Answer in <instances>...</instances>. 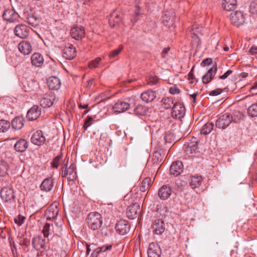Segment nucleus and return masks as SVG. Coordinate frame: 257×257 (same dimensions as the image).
<instances>
[{
  "mask_svg": "<svg viewBox=\"0 0 257 257\" xmlns=\"http://www.w3.org/2000/svg\"><path fill=\"white\" fill-rule=\"evenodd\" d=\"M194 66H193L190 72L188 74V79H193L194 78V74H193V69H194Z\"/></svg>",
  "mask_w": 257,
  "mask_h": 257,
  "instance_id": "nucleus-63",
  "label": "nucleus"
},
{
  "mask_svg": "<svg viewBox=\"0 0 257 257\" xmlns=\"http://www.w3.org/2000/svg\"><path fill=\"white\" fill-rule=\"evenodd\" d=\"M68 161L64 164L62 168V177L67 178L68 181H75L77 178V172L75 170V165L72 164L68 167Z\"/></svg>",
  "mask_w": 257,
  "mask_h": 257,
  "instance_id": "nucleus-2",
  "label": "nucleus"
},
{
  "mask_svg": "<svg viewBox=\"0 0 257 257\" xmlns=\"http://www.w3.org/2000/svg\"><path fill=\"white\" fill-rule=\"evenodd\" d=\"M222 8L227 11L233 10L237 5L236 0H223Z\"/></svg>",
  "mask_w": 257,
  "mask_h": 257,
  "instance_id": "nucleus-34",
  "label": "nucleus"
},
{
  "mask_svg": "<svg viewBox=\"0 0 257 257\" xmlns=\"http://www.w3.org/2000/svg\"><path fill=\"white\" fill-rule=\"evenodd\" d=\"M217 70V64L214 63L212 68L209 69L207 72L202 77V82L204 84L210 82L215 76Z\"/></svg>",
  "mask_w": 257,
  "mask_h": 257,
  "instance_id": "nucleus-20",
  "label": "nucleus"
},
{
  "mask_svg": "<svg viewBox=\"0 0 257 257\" xmlns=\"http://www.w3.org/2000/svg\"><path fill=\"white\" fill-rule=\"evenodd\" d=\"M59 212V209L55 205H51L46 210L45 216L47 220H52L55 219Z\"/></svg>",
  "mask_w": 257,
  "mask_h": 257,
  "instance_id": "nucleus-24",
  "label": "nucleus"
},
{
  "mask_svg": "<svg viewBox=\"0 0 257 257\" xmlns=\"http://www.w3.org/2000/svg\"><path fill=\"white\" fill-rule=\"evenodd\" d=\"M140 209V206L138 203H134L131 205L127 209L126 214L127 217L133 219L137 217V212Z\"/></svg>",
  "mask_w": 257,
  "mask_h": 257,
  "instance_id": "nucleus-22",
  "label": "nucleus"
},
{
  "mask_svg": "<svg viewBox=\"0 0 257 257\" xmlns=\"http://www.w3.org/2000/svg\"><path fill=\"white\" fill-rule=\"evenodd\" d=\"M12 251L13 254L14 255V257H17V248L15 245H14L12 247Z\"/></svg>",
  "mask_w": 257,
  "mask_h": 257,
  "instance_id": "nucleus-64",
  "label": "nucleus"
},
{
  "mask_svg": "<svg viewBox=\"0 0 257 257\" xmlns=\"http://www.w3.org/2000/svg\"><path fill=\"white\" fill-rule=\"evenodd\" d=\"M162 250L159 245L155 242H151L148 249V257H160Z\"/></svg>",
  "mask_w": 257,
  "mask_h": 257,
  "instance_id": "nucleus-10",
  "label": "nucleus"
},
{
  "mask_svg": "<svg viewBox=\"0 0 257 257\" xmlns=\"http://www.w3.org/2000/svg\"><path fill=\"white\" fill-rule=\"evenodd\" d=\"M169 92L172 94H179L180 92V90L176 86H173L170 88Z\"/></svg>",
  "mask_w": 257,
  "mask_h": 257,
  "instance_id": "nucleus-56",
  "label": "nucleus"
},
{
  "mask_svg": "<svg viewBox=\"0 0 257 257\" xmlns=\"http://www.w3.org/2000/svg\"><path fill=\"white\" fill-rule=\"evenodd\" d=\"M185 107L180 103L174 104L172 109V116L176 119H180L183 117L185 113Z\"/></svg>",
  "mask_w": 257,
  "mask_h": 257,
  "instance_id": "nucleus-12",
  "label": "nucleus"
},
{
  "mask_svg": "<svg viewBox=\"0 0 257 257\" xmlns=\"http://www.w3.org/2000/svg\"><path fill=\"white\" fill-rule=\"evenodd\" d=\"M140 15V13L139 12V8L137 7V10L135 11V16L133 17V18L131 19V21L133 24H135L138 21L137 17Z\"/></svg>",
  "mask_w": 257,
  "mask_h": 257,
  "instance_id": "nucleus-55",
  "label": "nucleus"
},
{
  "mask_svg": "<svg viewBox=\"0 0 257 257\" xmlns=\"http://www.w3.org/2000/svg\"><path fill=\"white\" fill-rule=\"evenodd\" d=\"M121 21V18L117 11H114L110 14L109 24L111 27L114 28L116 26H119Z\"/></svg>",
  "mask_w": 257,
  "mask_h": 257,
  "instance_id": "nucleus-27",
  "label": "nucleus"
},
{
  "mask_svg": "<svg viewBox=\"0 0 257 257\" xmlns=\"http://www.w3.org/2000/svg\"><path fill=\"white\" fill-rule=\"evenodd\" d=\"M26 217L22 216L21 215H19L17 217H16L14 219L15 222L19 226L22 225L24 223Z\"/></svg>",
  "mask_w": 257,
  "mask_h": 257,
  "instance_id": "nucleus-52",
  "label": "nucleus"
},
{
  "mask_svg": "<svg viewBox=\"0 0 257 257\" xmlns=\"http://www.w3.org/2000/svg\"><path fill=\"white\" fill-rule=\"evenodd\" d=\"M148 108L142 105H138L134 109V113L137 115H145L147 114Z\"/></svg>",
  "mask_w": 257,
  "mask_h": 257,
  "instance_id": "nucleus-39",
  "label": "nucleus"
},
{
  "mask_svg": "<svg viewBox=\"0 0 257 257\" xmlns=\"http://www.w3.org/2000/svg\"><path fill=\"white\" fill-rule=\"evenodd\" d=\"M51 225L47 223L43 227L42 232L44 234V237H48L49 231L50 230Z\"/></svg>",
  "mask_w": 257,
  "mask_h": 257,
  "instance_id": "nucleus-51",
  "label": "nucleus"
},
{
  "mask_svg": "<svg viewBox=\"0 0 257 257\" xmlns=\"http://www.w3.org/2000/svg\"><path fill=\"white\" fill-rule=\"evenodd\" d=\"M62 157L63 155L61 154L53 159V161L51 163V166L53 168L57 169L58 167L60 161L62 159Z\"/></svg>",
  "mask_w": 257,
  "mask_h": 257,
  "instance_id": "nucleus-47",
  "label": "nucleus"
},
{
  "mask_svg": "<svg viewBox=\"0 0 257 257\" xmlns=\"http://www.w3.org/2000/svg\"><path fill=\"white\" fill-rule=\"evenodd\" d=\"M70 34L72 38L78 40L84 37L85 32L82 26L76 25L71 29Z\"/></svg>",
  "mask_w": 257,
  "mask_h": 257,
  "instance_id": "nucleus-9",
  "label": "nucleus"
},
{
  "mask_svg": "<svg viewBox=\"0 0 257 257\" xmlns=\"http://www.w3.org/2000/svg\"><path fill=\"white\" fill-rule=\"evenodd\" d=\"M112 247V245L108 244L107 245H103L101 247H98L95 249L97 252L99 253L100 252H105L107 250H110Z\"/></svg>",
  "mask_w": 257,
  "mask_h": 257,
  "instance_id": "nucleus-53",
  "label": "nucleus"
},
{
  "mask_svg": "<svg viewBox=\"0 0 257 257\" xmlns=\"http://www.w3.org/2000/svg\"><path fill=\"white\" fill-rule=\"evenodd\" d=\"M0 195L2 199L6 202L12 203L15 198V192L11 186L3 187L1 190Z\"/></svg>",
  "mask_w": 257,
  "mask_h": 257,
  "instance_id": "nucleus-3",
  "label": "nucleus"
},
{
  "mask_svg": "<svg viewBox=\"0 0 257 257\" xmlns=\"http://www.w3.org/2000/svg\"><path fill=\"white\" fill-rule=\"evenodd\" d=\"M223 91L222 89L218 88L210 92L209 95L211 96H216L220 94Z\"/></svg>",
  "mask_w": 257,
  "mask_h": 257,
  "instance_id": "nucleus-58",
  "label": "nucleus"
},
{
  "mask_svg": "<svg viewBox=\"0 0 257 257\" xmlns=\"http://www.w3.org/2000/svg\"><path fill=\"white\" fill-rule=\"evenodd\" d=\"M101 59L100 57H97L94 60L91 61L88 64V67L90 68L93 69L97 67L99 64Z\"/></svg>",
  "mask_w": 257,
  "mask_h": 257,
  "instance_id": "nucleus-48",
  "label": "nucleus"
},
{
  "mask_svg": "<svg viewBox=\"0 0 257 257\" xmlns=\"http://www.w3.org/2000/svg\"><path fill=\"white\" fill-rule=\"evenodd\" d=\"M198 142L197 141H193L188 143L185 150L186 154L190 156L193 154L199 153V150L198 147Z\"/></svg>",
  "mask_w": 257,
  "mask_h": 257,
  "instance_id": "nucleus-28",
  "label": "nucleus"
},
{
  "mask_svg": "<svg viewBox=\"0 0 257 257\" xmlns=\"http://www.w3.org/2000/svg\"><path fill=\"white\" fill-rule=\"evenodd\" d=\"M212 63V60L211 58H206L203 60L201 63V65L202 67H204L206 65H209Z\"/></svg>",
  "mask_w": 257,
  "mask_h": 257,
  "instance_id": "nucleus-57",
  "label": "nucleus"
},
{
  "mask_svg": "<svg viewBox=\"0 0 257 257\" xmlns=\"http://www.w3.org/2000/svg\"><path fill=\"white\" fill-rule=\"evenodd\" d=\"M229 19L231 23L237 27L242 25L245 21V18L242 12L239 11L231 13Z\"/></svg>",
  "mask_w": 257,
  "mask_h": 257,
  "instance_id": "nucleus-6",
  "label": "nucleus"
},
{
  "mask_svg": "<svg viewBox=\"0 0 257 257\" xmlns=\"http://www.w3.org/2000/svg\"><path fill=\"white\" fill-rule=\"evenodd\" d=\"M57 101V98L54 93L50 92L49 93L44 94L40 98V104L44 108H47L51 106L55 101Z\"/></svg>",
  "mask_w": 257,
  "mask_h": 257,
  "instance_id": "nucleus-4",
  "label": "nucleus"
},
{
  "mask_svg": "<svg viewBox=\"0 0 257 257\" xmlns=\"http://www.w3.org/2000/svg\"><path fill=\"white\" fill-rule=\"evenodd\" d=\"M24 118L21 116H17L12 121L11 124L13 128L17 130L21 129L24 124Z\"/></svg>",
  "mask_w": 257,
  "mask_h": 257,
  "instance_id": "nucleus-33",
  "label": "nucleus"
},
{
  "mask_svg": "<svg viewBox=\"0 0 257 257\" xmlns=\"http://www.w3.org/2000/svg\"><path fill=\"white\" fill-rule=\"evenodd\" d=\"M11 126V124L9 121L1 119L0 120V132L5 133L7 132Z\"/></svg>",
  "mask_w": 257,
  "mask_h": 257,
  "instance_id": "nucleus-41",
  "label": "nucleus"
},
{
  "mask_svg": "<svg viewBox=\"0 0 257 257\" xmlns=\"http://www.w3.org/2000/svg\"><path fill=\"white\" fill-rule=\"evenodd\" d=\"M152 227L153 232L158 235L162 234L165 229L164 222L160 219H155Z\"/></svg>",
  "mask_w": 257,
  "mask_h": 257,
  "instance_id": "nucleus-17",
  "label": "nucleus"
},
{
  "mask_svg": "<svg viewBox=\"0 0 257 257\" xmlns=\"http://www.w3.org/2000/svg\"><path fill=\"white\" fill-rule=\"evenodd\" d=\"M213 127L214 124L212 122H208L203 126L201 133L205 135H208L213 130Z\"/></svg>",
  "mask_w": 257,
  "mask_h": 257,
  "instance_id": "nucleus-40",
  "label": "nucleus"
},
{
  "mask_svg": "<svg viewBox=\"0 0 257 257\" xmlns=\"http://www.w3.org/2000/svg\"><path fill=\"white\" fill-rule=\"evenodd\" d=\"M231 116L232 119V121L237 123L243 118L244 115L240 111H236L234 112L233 115H231Z\"/></svg>",
  "mask_w": 257,
  "mask_h": 257,
  "instance_id": "nucleus-42",
  "label": "nucleus"
},
{
  "mask_svg": "<svg viewBox=\"0 0 257 257\" xmlns=\"http://www.w3.org/2000/svg\"><path fill=\"white\" fill-rule=\"evenodd\" d=\"M162 105L164 107L167 109L171 107L172 104L174 105V101L173 98L172 97H165L162 100Z\"/></svg>",
  "mask_w": 257,
  "mask_h": 257,
  "instance_id": "nucleus-44",
  "label": "nucleus"
},
{
  "mask_svg": "<svg viewBox=\"0 0 257 257\" xmlns=\"http://www.w3.org/2000/svg\"><path fill=\"white\" fill-rule=\"evenodd\" d=\"M162 158L161 157V154L159 152H155L154 153L153 157V161L154 162H157L160 161V162L162 161Z\"/></svg>",
  "mask_w": 257,
  "mask_h": 257,
  "instance_id": "nucleus-54",
  "label": "nucleus"
},
{
  "mask_svg": "<svg viewBox=\"0 0 257 257\" xmlns=\"http://www.w3.org/2000/svg\"><path fill=\"white\" fill-rule=\"evenodd\" d=\"M102 220L101 214L97 212H92L88 215V224L90 228L93 230H97L100 227Z\"/></svg>",
  "mask_w": 257,
  "mask_h": 257,
  "instance_id": "nucleus-1",
  "label": "nucleus"
},
{
  "mask_svg": "<svg viewBox=\"0 0 257 257\" xmlns=\"http://www.w3.org/2000/svg\"><path fill=\"white\" fill-rule=\"evenodd\" d=\"M8 169L7 164L4 161H0V176H5L7 174Z\"/></svg>",
  "mask_w": 257,
  "mask_h": 257,
  "instance_id": "nucleus-46",
  "label": "nucleus"
},
{
  "mask_svg": "<svg viewBox=\"0 0 257 257\" xmlns=\"http://www.w3.org/2000/svg\"><path fill=\"white\" fill-rule=\"evenodd\" d=\"M32 64L36 67H41L44 63L42 55L38 53L33 54L31 58Z\"/></svg>",
  "mask_w": 257,
  "mask_h": 257,
  "instance_id": "nucleus-30",
  "label": "nucleus"
},
{
  "mask_svg": "<svg viewBox=\"0 0 257 257\" xmlns=\"http://www.w3.org/2000/svg\"><path fill=\"white\" fill-rule=\"evenodd\" d=\"M202 178L201 176H191L190 185L192 188H198L202 184Z\"/></svg>",
  "mask_w": 257,
  "mask_h": 257,
  "instance_id": "nucleus-35",
  "label": "nucleus"
},
{
  "mask_svg": "<svg viewBox=\"0 0 257 257\" xmlns=\"http://www.w3.org/2000/svg\"><path fill=\"white\" fill-rule=\"evenodd\" d=\"M46 141L45 137L42 131L38 130L35 132L31 137V142L37 146H41Z\"/></svg>",
  "mask_w": 257,
  "mask_h": 257,
  "instance_id": "nucleus-16",
  "label": "nucleus"
},
{
  "mask_svg": "<svg viewBox=\"0 0 257 257\" xmlns=\"http://www.w3.org/2000/svg\"><path fill=\"white\" fill-rule=\"evenodd\" d=\"M14 33L17 37L25 39L29 35L30 28L25 24L18 25L15 28Z\"/></svg>",
  "mask_w": 257,
  "mask_h": 257,
  "instance_id": "nucleus-8",
  "label": "nucleus"
},
{
  "mask_svg": "<svg viewBox=\"0 0 257 257\" xmlns=\"http://www.w3.org/2000/svg\"><path fill=\"white\" fill-rule=\"evenodd\" d=\"M232 72H233V71L232 70H228L224 74H223L222 75L219 76V78L220 79H225L226 78H227V77L229 75L231 74L232 73Z\"/></svg>",
  "mask_w": 257,
  "mask_h": 257,
  "instance_id": "nucleus-59",
  "label": "nucleus"
},
{
  "mask_svg": "<svg viewBox=\"0 0 257 257\" xmlns=\"http://www.w3.org/2000/svg\"><path fill=\"white\" fill-rule=\"evenodd\" d=\"M19 51L24 55H28L32 51V47L31 43L27 41H23L18 45Z\"/></svg>",
  "mask_w": 257,
  "mask_h": 257,
  "instance_id": "nucleus-23",
  "label": "nucleus"
},
{
  "mask_svg": "<svg viewBox=\"0 0 257 257\" xmlns=\"http://www.w3.org/2000/svg\"><path fill=\"white\" fill-rule=\"evenodd\" d=\"M249 11L252 15H257V0H252L251 1Z\"/></svg>",
  "mask_w": 257,
  "mask_h": 257,
  "instance_id": "nucleus-45",
  "label": "nucleus"
},
{
  "mask_svg": "<svg viewBox=\"0 0 257 257\" xmlns=\"http://www.w3.org/2000/svg\"><path fill=\"white\" fill-rule=\"evenodd\" d=\"M163 22L164 24L169 28L172 27H175V26H174L173 14L171 15L169 13L165 14L163 17Z\"/></svg>",
  "mask_w": 257,
  "mask_h": 257,
  "instance_id": "nucleus-36",
  "label": "nucleus"
},
{
  "mask_svg": "<svg viewBox=\"0 0 257 257\" xmlns=\"http://www.w3.org/2000/svg\"><path fill=\"white\" fill-rule=\"evenodd\" d=\"M29 146L28 142L25 139H20L14 146L15 150L18 152H24Z\"/></svg>",
  "mask_w": 257,
  "mask_h": 257,
  "instance_id": "nucleus-29",
  "label": "nucleus"
},
{
  "mask_svg": "<svg viewBox=\"0 0 257 257\" xmlns=\"http://www.w3.org/2000/svg\"><path fill=\"white\" fill-rule=\"evenodd\" d=\"M32 244L33 248L42 253L46 249V241L45 238L41 236H37L32 238Z\"/></svg>",
  "mask_w": 257,
  "mask_h": 257,
  "instance_id": "nucleus-5",
  "label": "nucleus"
},
{
  "mask_svg": "<svg viewBox=\"0 0 257 257\" xmlns=\"http://www.w3.org/2000/svg\"><path fill=\"white\" fill-rule=\"evenodd\" d=\"M172 193V188L168 185H163L158 190V196L162 200H166L170 197Z\"/></svg>",
  "mask_w": 257,
  "mask_h": 257,
  "instance_id": "nucleus-19",
  "label": "nucleus"
},
{
  "mask_svg": "<svg viewBox=\"0 0 257 257\" xmlns=\"http://www.w3.org/2000/svg\"><path fill=\"white\" fill-rule=\"evenodd\" d=\"M156 97V92L152 90H148L143 92L141 95L143 101L149 103L152 102Z\"/></svg>",
  "mask_w": 257,
  "mask_h": 257,
  "instance_id": "nucleus-25",
  "label": "nucleus"
},
{
  "mask_svg": "<svg viewBox=\"0 0 257 257\" xmlns=\"http://www.w3.org/2000/svg\"><path fill=\"white\" fill-rule=\"evenodd\" d=\"M25 21L32 27H35L39 25L41 22L40 17L33 13L25 14Z\"/></svg>",
  "mask_w": 257,
  "mask_h": 257,
  "instance_id": "nucleus-14",
  "label": "nucleus"
},
{
  "mask_svg": "<svg viewBox=\"0 0 257 257\" xmlns=\"http://www.w3.org/2000/svg\"><path fill=\"white\" fill-rule=\"evenodd\" d=\"M123 47L122 46H119V47L111 52H110L109 56L110 58H114L117 56L122 51Z\"/></svg>",
  "mask_w": 257,
  "mask_h": 257,
  "instance_id": "nucleus-49",
  "label": "nucleus"
},
{
  "mask_svg": "<svg viewBox=\"0 0 257 257\" xmlns=\"http://www.w3.org/2000/svg\"><path fill=\"white\" fill-rule=\"evenodd\" d=\"M249 52L252 55L257 54V46H252L249 49Z\"/></svg>",
  "mask_w": 257,
  "mask_h": 257,
  "instance_id": "nucleus-61",
  "label": "nucleus"
},
{
  "mask_svg": "<svg viewBox=\"0 0 257 257\" xmlns=\"http://www.w3.org/2000/svg\"><path fill=\"white\" fill-rule=\"evenodd\" d=\"M158 78L156 77H152L149 78L148 83L152 85L156 84L158 82Z\"/></svg>",
  "mask_w": 257,
  "mask_h": 257,
  "instance_id": "nucleus-60",
  "label": "nucleus"
},
{
  "mask_svg": "<svg viewBox=\"0 0 257 257\" xmlns=\"http://www.w3.org/2000/svg\"><path fill=\"white\" fill-rule=\"evenodd\" d=\"M48 86L51 90H58L61 86L60 79L56 76H52L47 80Z\"/></svg>",
  "mask_w": 257,
  "mask_h": 257,
  "instance_id": "nucleus-26",
  "label": "nucleus"
},
{
  "mask_svg": "<svg viewBox=\"0 0 257 257\" xmlns=\"http://www.w3.org/2000/svg\"><path fill=\"white\" fill-rule=\"evenodd\" d=\"M76 48L72 44H68L63 50V57L67 59H72L76 56Z\"/></svg>",
  "mask_w": 257,
  "mask_h": 257,
  "instance_id": "nucleus-15",
  "label": "nucleus"
},
{
  "mask_svg": "<svg viewBox=\"0 0 257 257\" xmlns=\"http://www.w3.org/2000/svg\"><path fill=\"white\" fill-rule=\"evenodd\" d=\"M41 114V108L37 105H33L27 112V117L29 120L33 121L37 119Z\"/></svg>",
  "mask_w": 257,
  "mask_h": 257,
  "instance_id": "nucleus-13",
  "label": "nucleus"
},
{
  "mask_svg": "<svg viewBox=\"0 0 257 257\" xmlns=\"http://www.w3.org/2000/svg\"><path fill=\"white\" fill-rule=\"evenodd\" d=\"M130 107L129 103L118 100L113 106V109L115 112L121 113L127 110Z\"/></svg>",
  "mask_w": 257,
  "mask_h": 257,
  "instance_id": "nucleus-21",
  "label": "nucleus"
},
{
  "mask_svg": "<svg viewBox=\"0 0 257 257\" xmlns=\"http://www.w3.org/2000/svg\"><path fill=\"white\" fill-rule=\"evenodd\" d=\"M184 169L182 162L178 161L173 162L170 166V172L171 175L177 176L181 174Z\"/></svg>",
  "mask_w": 257,
  "mask_h": 257,
  "instance_id": "nucleus-18",
  "label": "nucleus"
},
{
  "mask_svg": "<svg viewBox=\"0 0 257 257\" xmlns=\"http://www.w3.org/2000/svg\"><path fill=\"white\" fill-rule=\"evenodd\" d=\"M94 119L92 117L88 116L85 120V122L83 124V127L85 130H86L88 127L90 126L93 123Z\"/></svg>",
  "mask_w": 257,
  "mask_h": 257,
  "instance_id": "nucleus-50",
  "label": "nucleus"
},
{
  "mask_svg": "<svg viewBox=\"0 0 257 257\" xmlns=\"http://www.w3.org/2000/svg\"><path fill=\"white\" fill-rule=\"evenodd\" d=\"M231 115L228 113H225L220 115L216 122V126L220 128L224 129L227 127L232 122Z\"/></svg>",
  "mask_w": 257,
  "mask_h": 257,
  "instance_id": "nucleus-7",
  "label": "nucleus"
},
{
  "mask_svg": "<svg viewBox=\"0 0 257 257\" xmlns=\"http://www.w3.org/2000/svg\"><path fill=\"white\" fill-rule=\"evenodd\" d=\"M198 28L197 27L195 28L194 26L192 27L191 29V35L192 38V42L196 43V45L197 47H200L201 46V40L199 38V36L197 34Z\"/></svg>",
  "mask_w": 257,
  "mask_h": 257,
  "instance_id": "nucleus-37",
  "label": "nucleus"
},
{
  "mask_svg": "<svg viewBox=\"0 0 257 257\" xmlns=\"http://www.w3.org/2000/svg\"><path fill=\"white\" fill-rule=\"evenodd\" d=\"M4 19L8 22H14L18 18V14L12 10H6L3 15Z\"/></svg>",
  "mask_w": 257,
  "mask_h": 257,
  "instance_id": "nucleus-31",
  "label": "nucleus"
},
{
  "mask_svg": "<svg viewBox=\"0 0 257 257\" xmlns=\"http://www.w3.org/2000/svg\"><path fill=\"white\" fill-rule=\"evenodd\" d=\"M153 182L150 178L147 177L144 179L142 182L141 186H140V190L142 192H145L148 190L151 186Z\"/></svg>",
  "mask_w": 257,
  "mask_h": 257,
  "instance_id": "nucleus-38",
  "label": "nucleus"
},
{
  "mask_svg": "<svg viewBox=\"0 0 257 257\" xmlns=\"http://www.w3.org/2000/svg\"><path fill=\"white\" fill-rule=\"evenodd\" d=\"M54 186V181L51 178H46L43 180L40 185V188L42 190L46 192L50 191Z\"/></svg>",
  "mask_w": 257,
  "mask_h": 257,
  "instance_id": "nucleus-32",
  "label": "nucleus"
},
{
  "mask_svg": "<svg viewBox=\"0 0 257 257\" xmlns=\"http://www.w3.org/2000/svg\"><path fill=\"white\" fill-rule=\"evenodd\" d=\"M130 225L127 220L118 221L115 225L116 231L120 235L126 234L130 230Z\"/></svg>",
  "mask_w": 257,
  "mask_h": 257,
  "instance_id": "nucleus-11",
  "label": "nucleus"
},
{
  "mask_svg": "<svg viewBox=\"0 0 257 257\" xmlns=\"http://www.w3.org/2000/svg\"><path fill=\"white\" fill-rule=\"evenodd\" d=\"M170 51V48H165L163 49L162 52V57L163 58H165L166 56V55L168 53V52Z\"/></svg>",
  "mask_w": 257,
  "mask_h": 257,
  "instance_id": "nucleus-62",
  "label": "nucleus"
},
{
  "mask_svg": "<svg viewBox=\"0 0 257 257\" xmlns=\"http://www.w3.org/2000/svg\"><path fill=\"white\" fill-rule=\"evenodd\" d=\"M247 112L251 117L257 116V103L252 104L247 109Z\"/></svg>",
  "mask_w": 257,
  "mask_h": 257,
  "instance_id": "nucleus-43",
  "label": "nucleus"
}]
</instances>
